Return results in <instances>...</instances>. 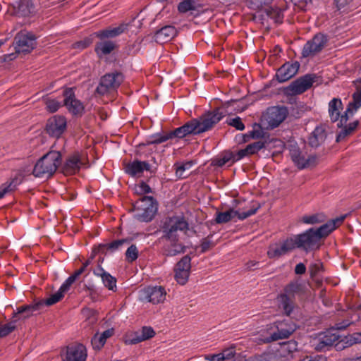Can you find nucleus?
<instances>
[{
    "instance_id": "nucleus-59",
    "label": "nucleus",
    "mask_w": 361,
    "mask_h": 361,
    "mask_svg": "<svg viewBox=\"0 0 361 361\" xmlns=\"http://www.w3.org/2000/svg\"><path fill=\"white\" fill-rule=\"evenodd\" d=\"M250 156L247 148L238 150L236 153H233V161L236 162L245 157Z\"/></svg>"
},
{
    "instance_id": "nucleus-22",
    "label": "nucleus",
    "mask_w": 361,
    "mask_h": 361,
    "mask_svg": "<svg viewBox=\"0 0 361 361\" xmlns=\"http://www.w3.org/2000/svg\"><path fill=\"white\" fill-rule=\"evenodd\" d=\"M86 358L87 350L84 345L78 343L67 347L65 361H85Z\"/></svg>"
},
{
    "instance_id": "nucleus-10",
    "label": "nucleus",
    "mask_w": 361,
    "mask_h": 361,
    "mask_svg": "<svg viewBox=\"0 0 361 361\" xmlns=\"http://www.w3.org/2000/svg\"><path fill=\"white\" fill-rule=\"evenodd\" d=\"M288 109L285 106H274L267 109L264 116L268 127L273 129L278 127L288 116Z\"/></svg>"
},
{
    "instance_id": "nucleus-17",
    "label": "nucleus",
    "mask_w": 361,
    "mask_h": 361,
    "mask_svg": "<svg viewBox=\"0 0 361 361\" xmlns=\"http://www.w3.org/2000/svg\"><path fill=\"white\" fill-rule=\"evenodd\" d=\"M339 338V335L333 333L331 331L322 333L319 334L318 339L314 344V348L316 350L322 352L329 350V348L334 345L338 346L339 344L338 343Z\"/></svg>"
},
{
    "instance_id": "nucleus-43",
    "label": "nucleus",
    "mask_w": 361,
    "mask_h": 361,
    "mask_svg": "<svg viewBox=\"0 0 361 361\" xmlns=\"http://www.w3.org/2000/svg\"><path fill=\"white\" fill-rule=\"evenodd\" d=\"M104 286L112 291L116 290V279L109 272L102 278Z\"/></svg>"
},
{
    "instance_id": "nucleus-35",
    "label": "nucleus",
    "mask_w": 361,
    "mask_h": 361,
    "mask_svg": "<svg viewBox=\"0 0 361 361\" xmlns=\"http://www.w3.org/2000/svg\"><path fill=\"white\" fill-rule=\"evenodd\" d=\"M37 37L32 32L24 33V54L31 52L37 46Z\"/></svg>"
},
{
    "instance_id": "nucleus-7",
    "label": "nucleus",
    "mask_w": 361,
    "mask_h": 361,
    "mask_svg": "<svg viewBox=\"0 0 361 361\" xmlns=\"http://www.w3.org/2000/svg\"><path fill=\"white\" fill-rule=\"evenodd\" d=\"M123 79V75L121 73H106L101 78L96 92L100 95H104L109 91L118 88L122 83Z\"/></svg>"
},
{
    "instance_id": "nucleus-50",
    "label": "nucleus",
    "mask_w": 361,
    "mask_h": 361,
    "mask_svg": "<svg viewBox=\"0 0 361 361\" xmlns=\"http://www.w3.org/2000/svg\"><path fill=\"white\" fill-rule=\"evenodd\" d=\"M24 18L26 16H32L35 12V6L31 0H24Z\"/></svg>"
},
{
    "instance_id": "nucleus-25",
    "label": "nucleus",
    "mask_w": 361,
    "mask_h": 361,
    "mask_svg": "<svg viewBox=\"0 0 361 361\" xmlns=\"http://www.w3.org/2000/svg\"><path fill=\"white\" fill-rule=\"evenodd\" d=\"M128 24L121 23L116 27H109L94 32V35L100 40L114 38L123 34L128 30Z\"/></svg>"
},
{
    "instance_id": "nucleus-13",
    "label": "nucleus",
    "mask_w": 361,
    "mask_h": 361,
    "mask_svg": "<svg viewBox=\"0 0 361 361\" xmlns=\"http://www.w3.org/2000/svg\"><path fill=\"white\" fill-rule=\"evenodd\" d=\"M191 269V258L189 255L183 257L176 264L174 268L175 279L181 285H184L188 280Z\"/></svg>"
},
{
    "instance_id": "nucleus-9",
    "label": "nucleus",
    "mask_w": 361,
    "mask_h": 361,
    "mask_svg": "<svg viewBox=\"0 0 361 361\" xmlns=\"http://www.w3.org/2000/svg\"><path fill=\"white\" fill-rule=\"evenodd\" d=\"M166 291L161 286H148L139 291V300L142 302L158 304L164 302Z\"/></svg>"
},
{
    "instance_id": "nucleus-19",
    "label": "nucleus",
    "mask_w": 361,
    "mask_h": 361,
    "mask_svg": "<svg viewBox=\"0 0 361 361\" xmlns=\"http://www.w3.org/2000/svg\"><path fill=\"white\" fill-rule=\"evenodd\" d=\"M292 250H293L292 240L287 238L282 243L269 245L267 251V255L270 259L279 258Z\"/></svg>"
},
{
    "instance_id": "nucleus-31",
    "label": "nucleus",
    "mask_w": 361,
    "mask_h": 361,
    "mask_svg": "<svg viewBox=\"0 0 361 361\" xmlns=\"http://www.w3.org/2000/svg\"><path fill=\"white\" fill-rule=\"evenodd\" d=\"M341 123V120L339 121V123H338V127L341 128V130L337 134L336 141L337 142H340L343 140H344L347 137L352 135L354 131L356 130L359 125V121L357 120L350 123L347 124L346 123L343 122V125L339 126V124Z\"/></svg>"
},
{
    "instance_id": "nucleus-23",
    "label": "nucleus",
    "mask_w": 361,
    "mask_h": 361,
    "mask_svg": "<svg viewBox=\"0 0 361 361\" xmlns=\"http://www.w3.org/2000/svg\"><path fill=\"white\" fill-rule=\"evenodd\" d=\"M361 107V90L358 87L353 94V100L349 102L344 114L341 115L339 126L346 123L350 116H352Z\"/></svg>"
},
{
    "instance_id": "nucleus-2",
    "label": "nucleus",
    "mask_w": 361,
    "mask_h": 361,
    "mask_svg": "<svg viewBox=\"0 0 361 361\" xmlns=\"http://www.w3.org/2000/svg\"><path fill=\"white\" fill-rule=\"evenodd\" d=\"M61 161L60 152L49 151L36 162L33 168L24 167V176L33 174L37 178H49L56 173Z\"/></svg>"
},
{
    "instance_id": "nucleus-14",
    "label": "nucleus",
    "mask_w": 361,
    "mask_h": 361,
    "mask_svg": "<svg viewBox=\"0 0 361 361\" xmlns=\"http://www.w3.org/2000/svg\"><path fill=\"white\" fill-rule=\"evenodd\" d=\"M66 118L63 116L55 115L47 121L46 130L49 135L59 137L66 130Z\"/></svg>"
},
{
    "instance_id": "nucleus-5",
    "label": "nucleus",
    "mask_w": 361,
    "mask_h": 361,
    "mask_svg": "<svg viewBox=\"0 0 361 361\" xmlns=\"http://www.w3.org/2000/svg\"><path fill=\"white\" fill-rule=\"evenodd\" d=\"M293 244V249L300 248L306 252L319 248V240L314 232V228H311L305 232L295 235L293 238H290Z\"/></svg>"
},
{
    "instance_id": "nucleus-34",
    "label": "nucleus",
    "mask_w": 361,
    "mask_h": 361,
    "mask_svg": "<svg viewBox=\"0 0 361 361\" xmlns=\"http://www.w3.org/2000/svg\"><path fill=\"white\" fill-rule=\"evenodd\" d=\"M336 6L342 12H348L361 5V0H335Z\"/></svg>"
},
{
    "instance_id": "nucleus-41",
    "label": "nucleus",
    "mask_w": 361,
    "mask_h": 361,
    "mask_svg": "<svg viewBox=\"0 0 361 361\" xmlns=\"http://www.w3.org/2000/svg\"><path fill=\"white\" fill-rule=\"evenodd\" d=\"M195 1L194 0H184L178 5V11L180 13H185L190 11H195Z\"/></svg>"
},
{
    "instance_id": "nucleus-40",
    "label": "nucleus",
    "mask_w": 361,
    "mask_h": 361,
    "mask_svg": "<svg viewBox=\"0 0 361 361\" xmlns=\"http://www.w3.org/2000/svg\"><path fill=\"white\" fill-rule=\"evenodd\" d=\"M192 166V161H188L185 163L180 164L175 163L173 166L176 171V176L178 178H182L183 177V173L186 170L190 169Z\"/></svg>"
},
{
    "instance_id": "nucleus-36",
    "label": "nucleus",
    "mask_w": 361,
    "mask_h": 361,
    "mask_svg": "<svg viewBox=\"0 0 361 361\" xmlns=\"http://www.w3.org/2000/svg\"><path fill=\"white\" fill-rule=\"evenodd\" d=\"M235 210L230 209L226 212H217L216 213L215 221L218 224L229 222L235 216Z\"/></svg>"
},
{
    "instance_id": "nucleus-1",
    "label": "nucleus",
    "mask_w": 361,
    "mask_h": 361,
    "mask_svg": "<svg viewBox=\"0 0 361 361\" xmlns=\"http://www.w3.org/2000/svg\"><path fill=\"white\" fill-rule=\"evenodd\" d=\"M189 224L183 216H167L161 221L159 242L162 243L161 252L166 257H175L183 254L186 246L181 242L180 233L186 234Z\"/></svg>"
},
{
    "instance_id": "nucleus-47",
    "label": "nucleus",
    "mask_w": 361,
    "mask_h": 361,
    "mask_svg": "<svg viewBox=\"0 0 361 361\" xmlns=\"http://www.w3.org/2000/svg\"><path fill=\"white\" fill-rule=\"evenodd\" d=\"M138 249L137 246L132 244L126 252V259L128 262H133L135 261L138 257Z\"/></svg>"
},
{
    "instance_id": "nucleus-39",
    "label": "nucleus",
    "mask_w": 361,
    "mask_h": 361,
    "mask_svg": "<svg viewBox=\"0 0 361 361\" xmlns=\"http://www.w3.org/2000/svg\"><path fill=\"white\" fill-rule=\"evenodd\" d=\"M261 207L260 204L257 203L255 205H253L249 210L247 212H240L235 210V216H237L239 220H245V219L255 214L258 209Z\"/></svg>"
},
{
    "instance_id": "nucleus-4",
    "label": "nucleus",
    "mask_w": 361,
    "mask_h": 361,
    "mask_svg": "<svg viewBox=\"0 0 361 361\" xmlns=\"http://www.w3.org/2000/svg\"><path fill=\"white\" fill-rule=\"evenodd\" d=\"M135 218L141 222H149L158 210L157 201L151 196H143L134 204Z\"/></svg>"
},
{
    "instance_id": "nucleus-8",
    "label": "nucleus",
    "mask_w": 361,
    "mask_h": 361,
    "mask_svg": "<svg viewBox=\"0 0 361 361\" xmlns=\"http://www.w3.org/2000/svg\"><path fill=\"white\" fill-rule=\"evenodd\" d=\"M302 286L298 282H291L288 284L284 290L285 293L279 298L280 307L283 308L286 315H290L293 309V298L295 293L301 290Z\"/></svg>"
},
{
    "instance_id": "nucleus-49",
    "label": "nucleus",
    "mask_w": 361,
    "mask_h": 361,
    "mask_svg": "<svg viewBox=\"0 0 361 361\" xmlns=\"http://www.w3.org/2000/svg\"><path fill=\"white\" fill-rule=\"evenodd\" d=\"M64 296V293L59 289V290L51 295L47 300H45V304L48 306L56 304L59 301H60Z\"/></svg>"
},
{
    "instance_id": "nucleus-51",
    "label": "nucleus",
    "mask_w": 361,
    "mask_h": 361,
    "mask_svg": "<svg viewBox=\"0 0 361 361\" xmlns=\"http://www.w3.org/2000/svg\"><path fill=\"white\" fill-rule=\"evenodd\" d=\"M105 343L106 341L101 338L99 334H96L91 339V343L94 349H101Z\"/></svg>"
},
{
    "instance_id": "nucleus-54",
    "label": "nucleus",
    "mask_w": 361,
    "mask_h": 361,
    "mask_svg": "<svg viewBox=\"0 0 361 361\" xmlns=\"http://www.w3.org/2000/svg\"><path fill=\"white\" fill-rule=\"evenodd\" d=\"M142 339L144 341L148 340L154 336L155 332L154 329L150 326H143L140 331Z\"/></svg>"
},
{
    "instance_id": "nucleus-18",
    "label": "nucleus",
    "mask_w": 361,
    "mask_h": 361,
    "mask_svg": "<svg viewBox=\"0 0 361 361\" xmlns=\"http://www.w3.org/2000/svg\"><path fill=\"white\" fill-rule=\"evenodd\" d=\"M299 68L300 63L298 61L286 62L277 70L275 77L279 82H284L294 77Z\"/></svg>"
},
{
    "instance_id": "nucleus-46",
    "label": "nucleus",
    "mask_w": 361,
    "mask_h": 361,
    "mask_svg": "<svg viewBox=\"0 0 361 361\" xmlns=\"http://www.w3.org/2000/svg\"><path fill=\"white\" fill-rule=\"evenodd\" d=\"M229 161H231V163H235L233 161V152H228L224 154V156L221 158H217L212 161V164L215 166L218 167H222L226 164L228 163Z\"/></svg>"
},
{
    "instance_id": "nucleus-30",
    "label": "nucleus",
    "mask_w": 361,
    "mask_h": 361,
    "mask_svg": "<svg viewBox=\"0 0 361 361\" xmlns=\"http://www.w3.org/2000/svg\"><path fill=\"white\" fill-rule=\"evenodd\" d=\"M13 47L15 50V53H11L9 54H6L0 57V63L12 61L16 58V55L20 54L23 51V34L22 31H19L16 37H14V40L13 42Z\"/></svg>"
},
{
    "instance_id": "nucleus-52",
    "label": "nucleus",
    "mask_w": 361,
    "mask_h": 361,
    "mask_svg": "<svg viewBox=\"0 0 361 361\" xmlns=\"http://www.w3.org/2000/svg\"><path fill=\"white\" fill-rule=\"evenodd\" d=\"M77 278L73 275H71L68 279L62 283L59 289L65 294L71 288L72 284L75 281Z\"/></svg>"
},
{
    "instance_id": "nucleus-11",
    "label": "nucleus",
    "mask_w": 361,
    "mask_h": 361,
    "mask_svg": "<svg viewBox=\"0 0 361 361\" xmlns=\"http://www.w3.org/2000/svg\"><path fill=\"white\" fill-rule=\"evenodd\" d=\"M275 325L276 331L266 338V341L268 343L287 338L295 330V324L289 320L277 321L275 322Z\"/></svg>"
},
{
    "instance_id": "nucleus-64",
    "label": "nucleus",
    "mask_w": 361,
    "mask_h": 361,
    "mask_svg": "<svg viewBox=\"0 0 361 361\" xmlns=\"http://www.w3.org/2000/svg\"><path fill=\"white\" fill-rule=\"evenodd\" d=\"M205 359L209 361H224V356H221V353L208 355L206 356Z\"/></svg>"
},
{
    "instance_id": "nucleus-3",
    "label": "nucleus",
    "mask_w": 361,
    "mask_h": 361,
    "mask_svg": "<svg viewBox=\"0 0 361 361\" xmlns=\"http://www.w3.org/2000/svg\"><path fill=\"white\" fill-rule=\"evenodd\" d=\"M225 114L216 108L202 115L199 118H193L183 126L187 135H198L210 130L224 117Z\"/></svg>"
},
{
    "instance_id": "nucleus-45",
    "label": "nucleus",
    "mask_w": 361,
    "mask_h": 361,
    "mask_svg": "<svg viewBox=\"0 0 361 361\" xmlns=\"http://www.w3.org/2000/svg\"><path fill=\"white\" fill-rule=\"evenodd\" d=\"M20 181L18 178H13L9 183H4L0 187V199L2 198L6 193L15 190L17 185Z\"/></svg>"
},
{
    "instance_id": "nucleus-48",
    "label": "nucleus",
    "mask_w": 361,
    "mask_h": 361,
    "mask_svg": "<svg viewBox=\"0 0 361 361\" xmlns=\"http://www.w3.org/2000/svg\"><path fill=\"white\" fill-rule=\"evenodd\" d=\"M265 147V142L261 140L254 142L246 146L250 155L257 153L259 150Z\"/></svg>"
},
{
    "instance_id": "nucleus-60",
    "label": "nucleus",
    "mask_w": 361,
    "mask_h": 361,
    "mask_svg": "<svg viewBox=\"0 0 361 361\" xmlns=\"http://www.w3.org/2000/svg\"><path fill=\"white\" fill-rule=\"evenodd\" d=\"M322 268V264L319 262L312 264L309 267L310 276L312 277L315 276L320 271Z\"/></svg>"
},
{
    "instance_id": "nucleus-62",
    "label": "nucleus",
    "mask_w": 361,
    "mask_h": 361,
    "mask_svg": "<svg viewBox=\"0 0 361 361\" xmlns=\"http://www.w3.org/2000/svg\"><path fill=\"white\" fill-rule=\"evenodd\" d=\"M221 356H224L225 360H231L234 357L235 355V351L234 348H230L224 350L223 353H221Z\"/></svg>"
},
{
    "instance_id": "nucleus-20",
    "label": "nucleus",
    "mask_w": 361,
    "mask_h": 361,
    "mask_svg": "<svg viewBox=\"0 0 361 361\" xmlns=\"http://www.w3.org/2000/svg\"><path fill=\"white\" fill-rule=\"evenodd\" d=\"M346 214L341 215L336 219L329 220L326 224L322 225L317 229L314 228V232L320 240L322 238L329 235L333 231L341 225L346 217Z\"/></svg>"
},
{
    "instance_id": "nucleus-53",
    "label": "nucleus",
    "mask_w": 361,
    "mask_h": 361,
    "mask_svg": "<svg viewBox=\"0 0 361 361\" xmlns=\"http://www.w3.org/2000/svg\"><path fill=\"white\" fill-rule=\"evenodd\" d=\"M169 133L171 139L174 137L180 139L187 136L185 129L184 128L183 126L176 128L173 130L170 131Z\"/></svg>"
},
{
    "instance_id": "nucleus-33",
    "label": "nucleus",
    "mask_w": 361,
    "mask_h": 361,
    "mask_svg": "<svg viewBox=\"0 0 361 361\" xmlns=\"http://www.w3.org/2000/svg\"><path fill=\"white\" fill-rule=\"evenodd\" d=\"M343 109L341 99L333 98L329 103V114L332 122L338 121L341 118L340 111Z\"/></svg>"
},
{
    "instance_id": "nucleus-63",
    "label": "nucleus",
    "mask_w": 361,
    "mask_h": 361,
    "mask_svg": "<svg viewBox=\"0 0 361 361\" xmlns=\"http://www.w3.org/2000/svg\"><path fill=\"white\" fill-rule=\"evenodd\" d=\"M138 188L139 191L142 193L148 194L152 192V189L149 185L143 181L140 183Z\"/></svg>"
},
{
    "instance_id": "nucleus-28",
    "label": "nucleus",
    "mask_w": 361,
    "mask_h": 361,
    "mask_svg": "<svg viewBox=\"0 0 361 361\" xmlns=\"http://www.w3.org/2000/svg\"><path fill=\"white\" fill-rule=\"evenodd\" d=\"M22 313L23 306L18 307L17 312H13L11 322L4 325H0V338L6 336L16 328V323L20 319Z\"/></svg>"
},
{
    "instance_id": "nucleus-12",
    "label": "nucleus",
    "mask_w": 361,
    "mask_h": 361,
    "mask_svg": "<svg viewBox=\"0 0 361 361\" xmlns=\"http://www.w3.org/2000/svg\"><path fill=\"white\" fill-rule=\"evenodd\" d=\"M328 42L327 37L324 34L319 33L307 41L302 50V56L304 58L312 56L320 52Z\"/></svg>"
},
{
    "instance_id": "nucleus-56",
    "label": "nucleus",
    "mask_w": 361,
    "mask_h": 361,
    "mask_svg": "<svg viewBox=\"0 0 361 361\" xmlns=\"http://www.w3.org/2000/svg\"><path fill=\"white\" fill-rule=\"evenodd\" d=\"M228 124L234 127L238 130H243L245 129V125L242 122L240 117L231 118L228 121Z\"/></svg>"
},
{
    "instance_id": "nucleus-15",
    "label": "nucleus",
    "mask_w": 361,
    "mask_h": 361,
    "mask_svg": "<svg viewBox=\"0 0 361 361\" xmlns=\"http://www.w3.org/2000/svg\"><path fill=\"white\" fill-rule=\"evenodd\" d=\"M64 105L70 113L75 116H81L84 111L82 103L77 99L75 92L72 88H68L63 92Z\"/></svg>"
},
{
    "instance_id": "nucleus-6",
    "label": "nucleus",
    "mask_w": 361,
    "mask_h": 361,
    "mask_svg": "<svg viewBox=\"0 0 361 361\" xmlns=\"http://www.w3.org/2000/svg\"><path fill=\"white\" fill-rule=\"evenodd\" d=\"M291 160L300 170L314 166L317 163V156L308 154L306 151L301 150L298 145H291L289 147Z\"/></svg>"
},
{
    "instance_id": "nucleus-42",
    "label": "nucleus",
    "mask_w": 361,
    "mask_h": 361,
    "mask_svg": "<svg viewBox=\"0 0 361 361\" xmlns=\"http://www.w3.org/2000/svg\"><path fill=\"white\" fill-rule=\"evenodd\" d=\"M171 135L170 133H168L164 135L161 134H154L151 135L147 140V145H157L162 142H164L169 140H171Z\"/></svg>"
},
{
    "instance_id": "nucleus-38",
    "label": "nucleus",
    "mask_w": 361,
    "mask_h": 361,
    "mask_svg": "<svg viewBox=\"0 0 361 361\" xmlns=\"http://www.w3.org/2000/svg\"><path fill=\"white\" fill-rule=\"evenodd\" d=\"M267 16L276 23H281L283 19V11L279 8H269L267 11Z\"/></svg>"
},
{
    "instance_id": "nucleus-44",
    "label": "nucleus",
    "mask_w": 361,
    "mask_h": 361,
    "mask_svg": "<svg viewBox=\"0 0 361 361\" xmlns=\"http://www.w3.org/2000/svg\"><path fill=\"white\" fill-rule=\"evenodd\" d=\"M20 181L18 178H13L9 183H4L0 187V199L2 198L6 193L15 190L17 185Z\"/></svg>"
},
{
    "instance_id": "nucleus-29",
    "label": "nucleus",
    "mask_w": 361,
    "mask_h": 361,
    "mask_svg": "<svg viewBox=\"0 0 361 361\" xmlns=\"http://www.w3.org/2000/svg\"><path fill=\"white\" fill-rule=\"evenodd\" d=\"M326 138V132L322 126H317L309 137V145L314 148L319 147Z\"/></svg>"
},
{
    "instance_id": "nucleus-21",
    "label": "nucleus",
    "mask_w": 361,
    "mask_h": 361,
    "mask_svg": "<svg viewBox=\"0 0 361 361\" xmlns=\"http://www.w3.org/2000/svg\"><path fill=\"white\" fill-rule=\"evenodd\" d=\"M82 163L79 153H74L66 158L61 166V171L66 176L78 173Z\"/></svg>"
},
{
    "instance_id": "nucleus-37",
    "label": "nucleus",
    "mask_w": 361,
    "mask_h": 361,
    "mask_svg": "<svg viewBox=\"0 0 361 361\" xmlns=\"http://www.w3.org/2000/svg\"><path fill=\"white\" fill-rule=\"evenodd\" d=\"M302 221L306 224H319L325 221V215L322 213L306 215L302 217Z\"/></svg>"
},
{
    "instance_id": "nucleus-61",
    "label": "nucleus",
    "mask_w": 361,
    "mask_h": 361,
    "mask_svg": "<svg viewBox=\"0 0 361 361\" xmlns=\"http://www.w3.org/2000/svg\"><path fill=\"white\" fill-rule=\"evenodd\" d=\"M263 136V132L262 130H254L251 132H250V134L248 135H244V142H247V137H252V138H260Z\"/></svg>"
},
{
    "instance_id": "nucleus-58",
    "label": "nucleus",
    "mask_w": 361,
    "mask_h": 361,
    "mask_svg": "<svg viewBox=\"0 0 361 361\" xmlns=\"http://www.w3.org/2000/svg\"><path fill=\"white\" fill-rule=\"evenodd\" d=\"M212 235H210L207 236V238H204L202 239L200 247H201V252H205L207 250H209L212 247L214 246V244L212 242L209 240V238Z\"/></svg>"
},
{
    "instance_id": "nucleus-26",
    "label": "nucleus",
    "mask_w": 361,
    "mask_h": 361,
    "mask_svg": "<svg viewBox=\"0 0 361 361\" xmlns=\"http://www.w3.org/2000/svg\"><path fill=\"white\" fill-rule=\"evenodd\" d=\"M177 35V30L173 25H165L154 33V39L157 43L164 44L171 41Z\"/></svg>"
},
{
    "instance_id": "nucleus-32",
    "label": "nucleus",
    "mask_w": 361,
    "mask_h": 361,
    "mask_svg": "<svg viewBox=\"0 0 361 361\" xmlns=\"http://www.w3.org/2000/svg\"><path fill=\"white\" fill-rule=\"evenodd\" d=\"M115 48L116 44L106 39L97 42L94 51L99 58H102L103 56L109 54Z\"/></svg>"
},
{
    "instance_id": "nucleus-57",
    "label": "nucleus",
    "mask_w": 361,
    "mask_h": 361,
    "mask_svg": "<svg viewBox=\"0 0 361 361\" xmlns=\"http://www.w3.org/2000/svg\"><path fill=\"white\" fill-rule=\"evenodd\" d=\"M140 334H141L140 331L135 332L134 334H131L129 336L127 342L129 344H137V343L144 341V339H142V337L141 336Z\"/></svg>"
},
{
    "instance_id": "nucleus-55",
    "label": "nucleus",
    "mask_w": 361,
    "mask_h": 361,
    "mask_svg": "<svg viewBox=\"0 0 361 361\" xmlns=\"http://www.w3.org/2000/svg\"><path fill=\"white\" fill-rule=\"evenodd\" d=\"M60 106L61 103L56 99H48L46 102V108L51 113L58 111Z\"/></svg>"
},
{
    "instance_id": "nucleus-16",
    "label": "nucleus",
    "mask_w": 361,
    "mask_h": 361,
    "mask_svg": "<svg viewBox=\"0 0 361 361\" xmlns=\"http://www.w3.org/2000/svg\"><path fill=\"white\" fill-rule=\"evenodd\" d=\"M317 78L315 74H306L293 81L288 87V90L293 94H300L310 89Z\"/></svg>"
},
{
    "instance_id": "nucleus-24",
    "label": "nucleus",
    "mask_w": 361,
    "mask_h": 361,
    "mask_svg": "<svg viewBox=\"0 0 361 361\" xmlns=\"http://www.w3.org/2000/svg\"><path fill=\"white\" fill-rule=\"evenodd\" d=\"M144 171L154 173L151 169V165L146 161L134 160L126 166L125 171L131 177L140 176Z\"/></svg>"
},
{
    "instance_id": "nucleus-27",
    "label": "nucleus",
    "mask_w": 361,
    "mask_h": 361,
    "mask_svg": "<svg viewBox=\"0 0 361 361\" xmlns=\"http://www.w3.org/2000/svg\"><path fill=\"white\" fill-rule=\"evenodd\" d=\"M129 243V240L127 238H123L114 240L109 243L100 244L93 250V252L94 255L97 253L106 255L109 252H114L119 250L125 243Z\"/></svg>"
}]
</instances>
